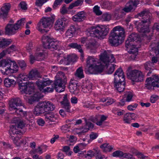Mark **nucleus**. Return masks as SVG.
Segmentation results:
<instances>
[{
    "label": "nucleus",
    "mask_w": 159,
    "mask_h": 159,
    "mask_svg": "<svg viewBox=\"0 0 159 159\" xmlns=\"http://www.w3.org/2000/svg\"><path fill=\"white\" fill-rule=\"evenodd\" d=\"M101 63L98 60L92 56H89L87 59V65L88 66L87 71L90 74H98L101 73L105 67L107 66L109 63L113 62L115 59L112 54L109 52L105 51L100 55Z\"/></svg>",
    "instance_id": "1"
},
{
    "label": "nucleus",
    "mask_w": 159,
    "mask_h": 159,
    "mask_svg": "<svg viewBox=\"0 0 159 159\" xmlns=\"http://www.w3.org/2000/svg\"><path fill=\"white\" fill-rule=\"evenodd\" d=\"M9 53L8 50H3L0 53V60L4 57L7 53ZM3 67L1 70L3 75H8L10 73L16 72L18 67L14 61L8 59H3L0 61V67Z\"/></svg>",
    "instance_id": "2"
},
{
    "label": "nucleus",
    "mask_w": 159,
    "mask_h": 159,
    "mask_svg": "<svg viewBox=\"0 0 159 159\" xmlns=\"http://www.w3.org/2000/svg\"><path fill=\"white\" fill-rule=\"evenodd\" d=\"M139 16L142 17V20L139 22L137 30L141 33H146L149 32V26L153 20L152 14L149 11L145 9L138 14Z\"/></svg>",
    "instance_id": "3"
},
{
    "label": "nucleus",
    "mask_w": 159,
    "mask_h": 159,
    "mask_svg": "<svg viewBox=\"0 0 159 159\" xmlns=\"http://www.w3.org/2000/svg\"><path fill=\"white\" fill-rule=\"evenodd\" d=\"M112 30L113 32L110 34L108 41L111 46H117L124 39V30L121 26H117L114 27Z\"/></svg>",
    "instance_id": "4"
},
{
    "label": "nucleus",
    "mask_w": 159,
    "mask_h": 159,
    "mask_svg": "<svg viewBox=\"0 0 159 159\" xmlns=\"http://www.w3.org/2000/svg\"><path fill=\"white\" fill-rule=\"evenodd\" d=\"M55 78L54 85L56 91L59 93L64 91L67 81L65 73L62 71H59Z\"/></svg>",
    "instance_id": "5"
},
{
    "label": "nucleus",
    "mask_w": 159,
    "mask_h": 159,
    "mask_svg": "<svg viewBox=\"0 0 159 159\" xmlns=\"http://www.w3.org/2000/svg\"><path fill=\"white\" fill-rule=\"evenodd\" d=\"M55 108L54 105L50 102H40L35 107L33 113L35 116H39L44 112L53 111Z\"/></svg>",
    "instance_id": "6"
},
{
    "label": "nucleus",
    "mask_w": 159,
    "mask_h": 159,
    "mask_svg": "<svg viewBox=\"0 0 159 159\" xmlns=\"http://www.w3.org/2000/svg\"><path fill=\"white\" fill-rule=\"evenodd\" d=\"M9 109L11 110H15V115L19 116L21 117H26L27 115L26 111H24L20 108L17 107L23 106L22 100L19 98H12L9 102Z\"/></svg>",
    "instance_id": "7"
},
{
    "label": "nucleus",
    "mask_w": 159,
    "mask_h": 159,
    "mask_svg": "<svg viewBox=\"0 0 159 159\" xmlns=\"http://www.w3.org/2000/svg\"><path fill=\"white\" fill-rule=\"evenodd\" d=\"M109 31V28L105 25L102 26L98 28L93 27L88 32L87 35L91 37L103 39L108 34Z\"/></svg>",
    "instance_id": "8"
},
{
    "label": "nucleus",
    "mask_w": 159,
    "mask_h": 159,
    "mask_svg": "<svg viewBox=\"0 0 159 159\" xmlns=\"http://www.w3.org/2000/svg\"><path fill=\"white\" fill-rule=\"evenodd\" d=\"M139 35L135 33L131 34L125 43L126 48L129 49L131 53L134 54L138 52L136 43L139 39Z\"/></svg>",
    "instance_id": "9"
},
{
    "label": "nucleus",
    "mask_w": 159,
    "mask_h": 159,
    "mask_svg": "<svg viewBox=\"0 0 159 159\" xmlns=\"http://www.w3.org/2000/svg\"><path fill=\"white\" fill-rule=\"evenodd\" d=\"M55 16L50 17H43L40 20L37 25V28L40 32H47L44 29L50 28L52 26L54 21Z\"/></svg>",
    "instance_id": "10"
},
{
    "label": "nucleus",
    "mask_w": 159,
    "mask_h": 159,
    "mask_svg": "<svg viewBox=\"0 0 159 159\" xmlns=\"http://www.w3.org/2000/svg\"><path fill=\"white\" fill-rule=\"evenodd\" d=\"M44 48L51 50L57 49L59 47V43L50 35L44 36L42 37Z\"/></svg>",
    "instance_id": "11"
},
{
    "label": "nucleus",
    "mask_w": 159,
    "mask_h": 159,
    "mask_svg": "<svg viewBox=\"0 0 159 159\" xmlns=\"http://www.w3.org/2000/svg\"><path fill=\"white\" fill-rule=\"evenodd\" d=\"M132 67H129L127 70V75L128 78L132 81L141 82L144 80V75L142 72L136 70H131Z\"/></svg>",
    "instance_id": "12"
},
{
    "label": "nucleus",
    "mask_w": 159,
    "mask_h": 159,
    "mask_svg": "<svg viewBox=\"0 0 159 159\" xmlns=\"http://www.w3.org/2000/svg\"><path fill=\"white\" fill-rule=\"evenodd\" d=\"M25 22V19L22 18L18 20L15 24H7L5 28V34L9 35L15 34L18 30L20 29L24 25Z\"/></svg>",
    "instance_id": "13"
},
{
    "label": "nucleus",
    "mask_w": 159,
    "mask_h": 159,
    "mask_svg": "<svg viewBox=\"0 0 159 159\" xmlns=\"http://www.w3.org/2000/svg\"><path fill=\"white\" fill-rule=\"evenodd\" d=\"M51 83V80L47 79L39 80L36 82V84L39 89L41 91L44 92H52L53 91L54 88L52 86L44 89L45 87L49 85Z\"/></svg>",
    "instance_id": "14"
},
{
    "label": "nucleus",
    "mask_w": 159,
    "mask_h": 159,
    "mask_svg": "<svg viewBox=\"0 0 159 159\" xmlns=\"http://www.w3.org/2000/svg\"><path fill=\"white\" fill-rule=\"evenodd\" d=\"M20 89L22 93L30 94L34 92V84L33 82L28 81L19 84Z\"/></svg>",
    "instance_id": "15"
},
{
    "label": "nucleus",
    "mask_w": 159,
    "mask_h": 159,
    "mask_svg": "<svg viewBox=\"0 0 159 159\" xmlns=\"http://www.w3.org/2000/svg\"><path fill=\"white\" fill-rule=\"evenodd\" d=\"M69 22L68 17H62L57 19L55 23L54 28L56 30H62Z\"/></svg>",
    "instance_id": "16"
},
{
    "label": "nucleus",
    "mask_w": 159,
    "mask_h": 159,
    "mask_svg": "<svg viewBox=\"0 0 159 159\" xmlns=\"http://www.w3.org/2000/svg\"><path fill=\"white\" fill-rule=\"evenodd\" d=\"M139 0H130L126 4V7L120 11L119 12L123 13V11L126 12L130 11L134 8L136 7L139 4Z\"/></svg>",
    "instance_id": "17"
},
{
    "label": "nucleus",
    "mask_w": 159,
    "mask_h": 159,
    "mask_svg": "<svg viewBox=\"0 0 159 159\" xmlns=\"http://www.w3.org/2000/svg\"><path fill=\"white\" fill-rule=\"evenodd\" d=\"M77 56L75 54L68 55L65 56L63 58L60 60V62L61 64H65L66 65H69L71 62H74L76 61ZM60 60V58L58 59Z\"/></svg>",
    "instance_id": "18"
},
{
    "label": "nucleus",
    "mask_w": 159,
    "mask_h": 159,
    "mask_svg": "<svg viewBox=\"0 0 159 159\" xmlns=\"http://www.w3.org/2000/svg\"><path fill=\"white\" fill-rule=\"evenodd\" d=\"M10 8L11 5L9 3L4 4L0 9V18L3 19L6 18Z\"/></svg>",
    "instance_id": "19"
},
{
    "label": "nucleus",
    "mask_w": 159,
    "mask_h": 159,
    "mask_svg": "<svg viewBox=\"0 0 159 159\" xmlns=\"http://www.w3.org/2000/svg\"><path fill=\"white\" fill-rule=\"evenodd\" d=\"M86 16V14L84 11H79L72 17V20L76 22H80L84 20Z\"/></svg>",
    "instance_id": "20"
},
{
    "label": "nucleus",
    "mask_w": 159,
    "mask_h": 159,
    "mask_svg": "<svg viewBox=\"0 0 159 159\" xmlns=\"http://www.w3.org/2000/svg\"><path fill=\"white\" fill-rule=\"evenodd\" d=\"M124 74L123 70L121 68L118 69L116 70L114 74V81H124L125 77Z\"/></svg>",
    "instance_id": "21"
},
{
    "label": "nucleus",
    "mask_w": 159,
    "mask_h": 159,
    "mask_svg": "<svg viewBox=\"0 0 159 159\" xmlns=\"http://www.w3.org/2000/svg\"><path fill=\"white\" fill-rule=\"evenodd\" d=\"M114 87L118 92L121 93L124 91L125 87L124 81H114Z\"/></svg>",
    "instance_id": "22"
},
{
    "label": "nucleus",
    "mask_w": 159,
    "mask_h": 159,
    "mask_svg": "<svg viewBox=\"0 0 159 159\" xmlns=\"http://www.w3.org/2000/svg\"><path fill=\"white\" fill-rule=\"evenodd\" d=\"M136 115L134 113H127L124 115L123 120L125 123L129 124L132 120L135 119Z\"/></svg>",
    "instance_id": "23"
},
{
    "label": "nucleus",
    "mask_w": 159,
    "mask_h": 159,
    "mask_svg": "<svg viewBox=\"0 0 159 159\" xmlns=\"http://www.w3.org/2000/svg\"><path fill=\"white\" fill-rule=\"evenodd\" d=\"M44 116L45 120L48 122H56L57 120V116L52 112L46 113Z\"/></svg>",
    "instance_id": "24"
},
{
    "label": "nucleus",
    "mask_w": 159,
    "mask_h": 159,
    "mask_svg": "<svg viewBox=\"0 0 159 159\" xmlns=\"http://www.w3.org/2000/svg\"><path fill=\"white\" fill-rule=\"evenodd\" d=\"M94 127V125L89 121H86V124L81 129V130L78 133L79 134H81L85 133L90 129H93Z\"/></svg>",
    "instance_id": "25"
},
{
    "label": "nucleus",
    "mask_w": 159,
    "mask_h": 159,
    "mask_svg": "<svg viewBox=\"0 0 159 159\" xmlns=\"http://www.w3.org/2000/svg\"><path fill=\"white\" fill-rule=\"evenodd\" d=\"M150 48L152 50V52L153 51L157 56H159V42L154 41L151 43Z\"/></svg>",
    "instance_id": "26"
},
{
    "label": "nucleus",
    "mask_w": 159,
    "mask_h": 159,
    "mask_svg": "<svg viewBox=\"0 0 159 159\" xmlns=\"http://www.w3.org/2000/svg\"><path fill=\"white\" fill-rule=\"evenodd\" d=\"M4 82L5 86L7 88L11 86L14 87L16 84V82L14 80L8 78H5Z\"/></svg>",
    "instance_id": "27"
},
{
    "label": "nucleus",
    "mask_w": 159,
    "mask_h": 159,
    "mask_svg": "<svg viewBox=\"0 0 159 159\" xmlns=\"http://www.w3.org/2000/svg\"><path fill=\"white\" fill-rule=\"evenodd\" d=\"M29 75L30 78L32 80L41 77L39 73L36 69L32 70L30 72Z\"/></svg>",
    "instance_id": "28"
},
{
    "label": "nucleus",
    "mask_w": 159,
    "mask_h": 159,
    "mask_svg": "<svg viewBox=\"0 0 159 159\" xmlns=\"http://www.w3.org/2000/svg\"><path fill=\"white\" fill-rule=\"evenodd\" d=\"M76 31L75 26L74 25H71L66 33V36L69 38L73 37Z\"/></svg>",
    "instance_id": "29"
},
{
    "label": "nucleus",
    "mask_w": 159,
    "mask_h": 159,
    "mask_svg": "<svg viewBox=\"0 0 159 159\" xmlns=\"http://www.w3.org/2000/svg\"><path fill=\"white\" fill-rule=\"evenodd\" d=\"M69 46L71 48L78 50L79 52L81 53V56L83 57V51L80 45L78 44L77 43H71L69 45Z\"/></svg>",
    "instance_id": "30"
},
{
    "label": "nucleus",
    "mask_w": 159,
    "mask_h": 159,
    "mask_svg": "<svg viewBox=\"0 0 159 159\" xmlns=\"http://www.w3.org/2000/svg\"><path fill=\"white\" fill-rule=\"evenodd\" d=\"M11 42L10 39H2L0 38V48H5L11 44Z\"/></svg>",
    "instance_id": "31"
},
{
    "label": "nucleus",
    "mask_w": 159,
    "mask_h": 159,
    "mask_svg": "<svg viewBox=\"0 0 159 159\" xmlns=\"http://www.w3.org/2000/svg\"><path fill=\"white\" fill-rule=\"evenodd\" d=\"M82 91L84 93L90 92L92 89V84L91 83H87L82 86Z\"/></svg>",
    "instance_id": "32"
},
{
    "label": "nucleus",
    "mask_w": 159,
    "mask_h": 159,
    "mask_svg": "<svg viewBox=\"0 0 159 159\" xmlns=\"http://www.w3.org/2000/svg\"><path fill=\"white\" fill-rule=\"evenodd\" d=\"M75 75V76L80 79L84 78L83 70L81 67H79L76 70Z\"/></svg>",
    "instance_id": "33"
},
{
    "label": "nucleus",
    "mask_w": 159,
    "mask_h": 159,
    "mask_svg": "<svg viewBox=\"0 0 159 159\" xmlns=\"http://www.w3.org/2000/svg\"><path fill=\"white\" fill-rule=\"evenodd\" d=\"M30 79L29 76L27 75L22 74H19L18 76V80H20L19 81L18 84L20 82L23 83L22 80L25 81H28L29 79Z\"/></svg>",
    "instance_id": "34"
},
{
    "label": "nucleus",
    "mask_w": 159,
    "mask_h": 159,
    "mask_svg": "<svg viewBox=\"0 0 159 159\" xmlns=\"http://www.w3.org/2000/svg\"><path fill=\"white\" fill-rule=\"evenodd\" d=\"M83 1L84 0H77L75 2L72 3L69 5L68 9H71L75 7L81 5L83 2Z\"/></svg>",
    "instance_id": "35"
},
{
    "label": "nucleus",
    "mask_w": 159,
    "mask_h": 159,
    "mask_svg": "<svg viewBox=\"0 0 159 159\" xmlns=\"http://www.w3.org/2000/svg\"><path fill=\"white\" fill-rule=\"evenodd\" d=\"M111 15L108 13H105L102 15L100 18V20L102 21H109L111 20Z\"/></svg>",
    "instance_id": "36"
},
{
    "label": "nucleus",
    "mask_w": 159,
    "mask_h": 159,
    "mask_svg": "<svg viewBox=\"0 0 159 159\" xmlns=\"http://www.w3.org/2000/svg\"><path fill=\"white\" fill-rule=\"evenodd\" d=\"M133 94L131 92H126L125 94V98L126 101L129 102L132 100Z\"/></svg>",
    "instance_id": "37"
},
{
    "label": "nucleus",
    "mask_w": 159,
    "mask_h": 159,
    "mask_svg": "<svg viewBox=\"0 0 159 159\" xmlns=\"http://www.w3.org/2000/svg\"><path fill=\"white\" fill-rule=\"evenodd\" d=\"M153 66L152 63L150 61L146 62L144 65V68L146 70H153Z\"/></svg>",
    "instance_id": "38"
},
{
    "label": "nucleus",
    "mask_w": 159,
    "mask_h": 159,
    "mask_svg": "<svg viewBox=\"0 0 159 159\" xmlns=\"http://www.w3.org/2000/svg\"><path fill=\"white\" fill-rule=\"evenodd\" d=\"M124 153L120 151H116L114 152L112 155L114 157H122L123 158Z\"/></svg>",
    "instance_id": "39"
},
{
    "label": "nucleus",
    "mask_w": 159,
    "mask_h": 159,
    "mask_svg": "<svg viewBox=\"0 0 159 159\" xmlns=\"http://www.w3.org/2000/svg\"><path fill=\"white\" fill-rule=\"evenodd\" d=\"M35 56L37 61H41L44 57V55L43 52H38L35 53Z\"/></svg>",
    "instance_id": "40"
},
{
    "label": "nucleus",
    "mask_w": 159,
    "mask_h": 159,
    "mask_svg": "<svg viewBox=\"0 0 159 159\" xmlns=\"http://www.w3.org/2000/svg\"><path fill=\"white\" fill-rule=\"evenodd\" d=\"M146 83L145 84V87L148 89H151L152 88V87H153L152 81L150 79L148 80L147 78L146 79Z\"/></svg>",
    "instance_id": "41"
},
{
    "label": "nucleus",
    "mask_w": 159,
    "mask_h": 159,
    "mask_svg": "<svg viewBox=\"0 0 159 159\" xmlns=\"http://www.w3.org/2000/svg\"><path fill=\"white\" fill-rule=\"evenodd\" d=\"M96 159H107V157H105L104 155L102 154L100 151L96 150Z\"/></svg>",
    "instance_id": "42"
},
{
    "label": "nucleus",
    "mask_w": 159,
    "mask_h": 159,
    "mask_svg": "<svg viewBox=\"0 0 159 159\" xmlns=\"http://www.w3.org/2000/svg\"><path fill=\"white\" fill-rule=\"evenodd\" d=\"M18 64L22 70H24L26 68V65L24 61L19 60L18 61Z\"/></svg>",
    "instance_id": "43"
},
{
    "label": "nucleus",
    "mask_w": 159,
    "mask_h": 159,
    "mask_svg": "<svg viewBox=\"0 0 159 159\" xmlns=\"http://www.w3.org/2000/svg\"><path fill=\"white\" fill-rule=\"evenodd\" d=\"M62 105L67 104H70V102L68 101L67 98V94L65 95L63 97V100L61 102Z\"/></svg>",
    "instance_id": "44"
},
{
    "label": "nucleus",
    "mask_w": 159,
    "mask_h": 159,
    "mask_svg": "<svg viewBox=\"0 0 159 159\" xmlns=\"http://www.w3.org/2000/svg\"><path fill=\"white\" fill-rule=\"evenodd\" d=\"M116 65L114 64H111L109 68L106 71V73L107 74H111L114 70Z\"/></svg>",
    "instance_id": "45"
},
{
    "label": "nucleus",
    "mask_w": 159,
    "mask_h": 159,
    "mask_svg": "<svg viewBox=\"0 0 159 159\" xmlns=\"http://www.w3.org/2000/svg\"><path fill=\"white\" fill-rule=\"evenodd\" d=\"M93 11L97 15H100L102 14V12L99 10V7L98 6H95L93 8Z\"/></svg>",
    "instance_id": "46"
},
{
    "label": "nucleus",
    "mask_w": 159,
    "mask_h": 159,
    "mask_svg": "<svg viewBox=\"0 0 159 159\" xmlns=\"http://www.w3.org/2000/svg\"><path fill=\"white\" fill-rule=\"evenodd\" d=\"M10 129V132H11L12 134H19L20 133V131L17 130L14 125H12V126L11 127Z\"/></svg>",
    "instance_id": "47"
},
{
    "label": "nucleus",
    "mask_w": 159,
    "mask_h": 159,
    "mask_svg": "<svg viewBox=\"0 0 159 159\" xmlns=\"http://www.w3.org/2000/svg\"><path fill=\"white\" fill-rule=\"evenodd\" d=\"M70 126L68 125H65L62 126L61 127V129L63 132L66 133L70 131L69 129Z\"/></svg>",
    "instance_id": "48"
},
{
    "label": "nucleus",
    "mask_w": 159,
    "mask_h": 159,
    "mask_svg": "<svg viewBox=\"0 0 159 159\" xmlns=\"http://www.w3.org/2000/svg\"><path fill=\"white\" fill-rule=\"evenodd\" d=\"M31 97L34 99V100H36V101H39V99L41 98L40 94L39 92H36Z\"/></svg>",
    "instance_id": "49"
},
{
    "label": "nucleus",
    "mask_w": 159,
    "mask_h": 159,
    "mask_svg": "<svg viewBox=\"0 0 159 159\" xmlns=\"http://www.w3.org/2000/svg\"><path fill=\"white\" fill-rule=\"evenodd\" d=\"M159 97L158 95H153L150 98V101L152 103H154L159 99Z\"/></svg>",
    "instance_id": "50"
},
{
    "label": "nucleus",
    "mask_w": 159,
    "mask_h": 159,
    "mask_svg": "<svg viewBox=\"0 0 159 159\" xmlns=\"http://www.w3.org/2000/svg\"><path fill=\"white\" fill-rule=\"evenodd\" d=\"M150 79L152 81H157L159 80V76L157 75H152L150 77L148 78V80Z\"/></svg>",
    "instance_id": "51"
},
{
    "label": "nucleus",
    "mask_w": 159,
    "mask_h": 159,
    "mask_svg": "<svg viewBox=\"0 0 159 159\" xmlns=\"http://www.w3.org/2000/svg\"><path fill=\"white\" fill-rule=\"evenodd\" d=\"M47 0H36L35 5L38 7H41Z\"/></svg>",
    "instance_id": "52"
},
{
    "label": "nucleus",
    "mask_w": 159,
    "mask_h": 159,
    "mask_svg": "<svg viewBox=\"0 0 159 159\" xmlns=\"http://www.w3.org/2000/svg\"><path fill=\"white\" fill-rule=\"evenodd\" d=\"M123 158H126L128 159H135L133 156L128 153H124Z\"/></svg>",
    "instance_id": "53"
},
{
    "label": "nucleus",
    "mask_w": 159,
    "mask_h": 159,
    "mask_svg": "<svg viewBox=\"0 0 159 159\" xmlns=\"http://www.w3.org/2000/svg\"><path fill=\"white\" fill-rule=\"evenodd\" d=\"M94 156V153L92 151H89L88 152V153L85 155V157L90 159Z\"/></svg>",
    "instance_id": "54"
},
{
    "label": "nucleus",
    "mask_w": 159,
    "mask_h": 159,
    "mask_svg": "<svg viewBox=\"0 0 159 159\" xmlns=\"http://www.w3.org/2000/svg\"><path fill=\"white\" fill-rule=\"evenodd\" d=\"M26 6V4L24 1L21 2L19 4V6L22 9L24 10H26L27 9Z\"/></svg>",
    "instance_id": "55"
},
{
    "label": "nucleus",
    "mask_w": 159,
    "mask_h": 159,
    "mask_svg": "<svg viewBox=\"0 0 159 159\" xmlns=\"http://www.w3.org/2000/svg\"><path fill=\"white\" fill-rule=\"evenodd\" d=\"M98 136V135L97 133L91 132L89 135L90 139L91 140H94L96 139Z\"/></svg>",
    "instance_id": "56"
},
{
    "label": "nucleus",
    "mask_w": 159,
    "mask_h": 159,
    "mask_svg": "<svg viewBox=\"0 0 159 159\" xmlns=\"http://www.w3.org/2000/svg\"><path fill=\"white\" fill-rule=\"evenodd\" d=\"M138 106L137 104H135L134 105H130L127 107L129 111H133Z\"/></svg>",
    "instance_id": "57"
},
{
    "label": "nucleus",
    "mask_w": 159,
    "mask_h": 159,
    "mask_svg": "<svg viewBox=\"0 0 159 159\" xmlns=\"http://www.w3.org/2000/svg\"><path fill=\"white\" fill-rule=\"evenodd\" d=\"M88 48L89 49L90 52L92 53H95L96 52V48L92 45H89Z\"/></svg>",
    "instance_id": "58"
},
{
    "label": "nucleus",
    "mask_w": 159,
    "mask_h": 159,
    "mask_svg": "<svg viewBox=\"0 0 159 159\" xmlns=\"http://www.w3.org/2000/svg\"><path fill=\"white\" fill-rule=\"evenodd\" d=\"M83 145L82 143L79 144L78 145L75 146L73 149L74 152L75 153H77L80 151V147Z\"/></svg>",
    "instance_id": "59"
},
{
    "label": "nucleus",
    "mask_w": 159,
    "mask_h": 159,
    "mask_svg": "<svg viewBox=\"0 0 159 159\" xmlns=\"http://www.w3.org/2000/svg\"><path fill=\"white\" fill-rule=\"evenodd\" d=\"M62 107L65 109L66 111L68 112H70V104L63 105Z\"/></svg>",
    "instance_id": "60"
},
{
    "label": "nucleus",
    "mask_w": 159,
    "mask_h": 159,
    "mask_svg": "<svg viewBox=\"0 0 159 159\" xmlns=\"http://www.w3.org/2000/svg\"><path fill=\"white\" fill-rule=\"evenodd\" d=\"M61 2V0H55L53 6V8L55 9L58 5H60Z\"/></svg>",
    "instance_id": "61"
},
{
    "label": "nucleus",
    "mask_w": 159,
    "mask_h": 159,
    "mask_svg": "<svg viewBox=\"0 0 159 159\" xmlns=\"http://www.w3.org/2000/svg\"><path fill=\"white\" fill-rule=\"evenodd\" d=\"M30 61L31 64H33L35 61H37L35 56H34L33 55H31L30 57Z\"/></svg>",
    "instance_id": "62"
},
{
    "label": "nucleus",
    "mask_w": 159,
    "mask_h": 159,
    "mask_svg": "<svg viewBox=\"0 0 159 159\" xmlns=\"http://www.w3.org/2000/svg\"><path fill=\"white\" fill-rule=\"evenodd\" d=\"M37 123L39 125L42 126L44 124L45 121L43 119H39L37 120Z\"/></svg>",
    "instance_id": "63"
},
{
    "label": "nucleus",
    "mask_w": 159,
    "mask_h": 159,
    "mask_svg": "<svg viewBox=\"0 0 159 159\" xmlns=\"http://www.w3.org/2000/svg\"><path fill=\"white\" fill-rule=\"evenodd\" d=\"M152 29L153 30H156L159 32V23H155L152 27Z\"/></svg>",
    "instance_id": "64"
}]
</instances>
